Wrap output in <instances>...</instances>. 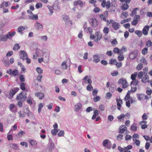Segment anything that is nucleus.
Returning a JSON list of instances; mask_svg holds the SVG:
<instances>
[{
	"mask_svg": "<svg viewBox=\"0 0 152 152\" xmlns=\"http://www.w3.org/2000/svg\"><path fill=\"white\" fill-rule=\"evenodd\" d=\"M94 62L97 63L100 61V60L99 57L97 55H95L93 56Z\"/></svg>",
	"mask_w": 152,
	"mask_h": 152,
	"instance_id": "obj_24",
	"label": "nucleus"
},
{
	"mask_svg": "<svg viewBox=\"0 0 152 152\" xmlns=\"http://www.w3.org/2000/svg\"><path fill=\"white\" fill-rule=\"evenodd\" d=\"M7 73L11 76H16L18 74V71L16 69L12 70L11 69H9L7 70Z\"/></svg>",
	"mask_w": 152,
	"mask_h": 152,
	"instance_id": "obj_3",
	"label": "nucleus"
},
{
	"mask_svg": "<svg viewBox=\"0 0 152 152\" xmlns=\"http://www.w3.org/2000/svg\"><path fill=\"white\" fill-rule=\"evenodd\" d=\"M143 67V65L142 64H139L137 66L136 69L138 70H140Z\"/></svg>",
	"mask_w": 152,
	"mask_h": 152,
	"instance_id": "obj_49",
	"label": "nucleus"
},
{
	"mask_svg": "<svg viewBox=\"0 0 152 152\" xmlns=\"http://www.w3.org/2000/svg\"><path fill=\"white\" fill-rule=\"evenodd\" d=\"M129 7V6L126 3H124L121 6V9L124 11L128 9Z\"/></svg>",
	"mask_w": 152,
	"mask_h": 152,
	"instance_id": "obj_26",
	"label": "nucleus"
},
{
	"mask_svg": "<svg viewBox=\"0 0 152 152\" xmlns=\"http://www.w3.org/2000/svg\"><path fill=\"white\" fill-rule=\"evenodd\" d=\"M140 61L141 63H143L145 65H147L148 64L146 60L144 57H142Z\"/></svg>",
	"mask_w": 152,
	"mask_h": 152,
	"instance_id": "obj_35",
	"label": "nucleus"
},
{
	"mask_svg": "<svg viewBox=\"0 0 152 152\" xmlns=\"http://www.w3.org/2000/svg\"><path fill=\"white\" fill-rule=\"evenodd\" d=\"M25 29L24 27L23 26H20L17 28V32L19 33L21 35L23 34V31Z\"/></svg>",
	"mask_w": 152,
	"mask_h": 152,
	"instance_id": "obj_19",
	"label": "nucleus"
},
{
	"mask_svg": "<svg viewBox=\"0 0 152 152\" xmlns=\"http://www.w3.org/2000/svg\"><path fill=\"white\" fill-rule=\"evenodd\" d=\"M131 129L133 131H136L137 129V125L135 123H133L131 126Z\"/></svg>",
	"mask_w": 152,
	"mask_h": 152,
	"instance_id": "obj_31",
	"label": "nucleus"
},
{
	"mask_svg": "<svg viewBox=\"0 0 152 152\" xmlns=\"http://www.w3.org/2000/svg\"><path fill=\"white\" fill-rule=\"evenodd\" d=\"M144 76L143 77L141 80V81L143 83H149V77L147 75V73L146 74L144 75Z\"/></svg>",
	"mask_w": 152,
	"mask_h": 152,
	"instance_id": "obj_14",
	"label": "nucleus"
},
{
	"mask_svg": "<svg viewBox=\"0 0 152 152\" xmlns=\"http://www.w3.org/2000/svg\"><path fill=\"white\" fill-rule=\"evenodd\" d=\"M82 107V104L80 103H77L75 105V111H79L81 109Z\"/></svg>",
	"mask_w": 152,
	"mask_h": 152,
	"instance_id": "obj_21",
	"label": "nucleus"
},
{
	"mask_svg": "<svg viewBox=\"0 0 152 152\" xmlns=\"http://www.w3.org/2000/svg\"><path fill=\"white\" fill-rule=\"evenodd\" d=\"M29 142L31 145H35L37 144V142L33 140H29Z\"/></svg>",
	"mask_w": 152,
	"mask_h": 152,
	"instance_id": "obj_43",
	"label": "nucleus"
},
{
	"mask_svg": "<svg viewBox=\"0 0 152 152\" xmlns=\"http://www.w3.org/2000/svg\"><path fill=\"white\" fill-rule=\"evenodd\" d=\"M116 60L114 59H111L110 60L109 63L111 64H115L116 63Z\"/></svg>",
	"mask_w": 152,
	"mask_h": 152,
	"instance_id": "obj_48",
	"label": "nucleus"
},
{
	"mask_svg": "<svg viewBox=\"0 0 152 152\" xmlns=\"http://www.w3.org/2000/svg\"><path fill=\"white\" fill-rule=\"evenodd\" d=\"M10 146L15 150H19V148L17 144H11L10 145Z\"/></svg>",
	"mask_w": 152,
	"mask_h": 152,
	"instance_id": "obj_30",
	"label": "nucleus"
},
{
	"mask_svg": "<svg viewBox=\"0 0 152 152\" xmlns=\"http://www.w3.org/2000/svg\"><path fill=\"white\" fill-rule=\"evenodd\" d=\"M137 75V72H135L131 75V78L132 80H136V77Z\"/></svg>",
	"mask_w": 152,
	"mask_h": 152,
	"instance_id": "obj_34",
	"label": "nucleus"
},
{
	"mask_svg": "<svg viewBox=\"0 0 152 152\" xmlns=\"http://www.w3.org/2000/svg\"><path fill=\"white\" fill-rule=\"evenodd\" d=\"M42 5L41 3H39L37 4L36 5L35 7L37 9L39 8L42 7Z\"/></svg>",
	"mask_w": 152,
	"mask_h": 152,
	"instance_id": "obj_63",
	"label": "nucleus"
},
{
	"mask_svg": "<svg viewBox=\"0 0 152 152\" xmlns=\"http://www.w3.org/2000/svg\"><path fill=\"white\" fill-rule=\"evenodd\" d=\"M3 63L4 66L6 67H8L10 65V63L8 61H4Z\"/></svg>",
	"mask_w": 152,
	"mask_h": 152,
	"instance_id": "obj_64",
	"label": "nucleus"
},
{
	"mask_svg": "<svg viewBox=\"0 0 152 152\" xmlns=\"http://www.w3.org/2000/svg\"><path fill=\"white\" fill-rule=\"evenodd\" d=\"M115 64L118 68H120L122 66V63L121 62H117V61H116V63Z\"/></svg>",
	"mask_w": 152,
	"mask_h": 152,
	"instance_id": "obj_53",
	"label": "nucleus"
},
{
	"mask_svg": "<svg viewBox=\"0 0 152 152\" xmlns=\"http://www.w3.org/2000/svg\"><path fill=\"white\" fill-rule=\"evenodd\" d=\"M109 31V29L107 27H104L103 30V32L105 34H107L108 33Z\"/></svg>",
	"mask_w": 152,
	"mask_h": 152,
	"instance_id": "obj_61",
	"label": "nucleus"
},
{
	"mask_svg": "<svg viewBox=\"0 0 152 152\" xmlns=\"http://www.w3.org/2000/svg\"><path fill=\"white\" fill-rule=\"evenodd\" d=\"M100 99V97L99 96H96V97H94L93 100L94 102H96L99 101Z\"/></svg>",
	"mask_w": 152,
	"mask_h": 152,
	"instance_id": "obj_59",
	"label": "nucleus"
},
{
	"mask_svg": "<svg viewBox=\"0 0 152 152\" xmlns=\"http://www.w3.org/2000/svg\"><path fill=\"white\" fill-rule=\"evenodd\" d=\"M20 48V46L18 44H15L14 46L13 49L14 51H16L18 50Z\"/></svg>",
	"mask_w": 152,
	"mask_h": 152,
	"instance_id": "obj_38",
	"label": "nucleus"
},
{
	"mask_svg": "<svg viewBox=\"0 0 152 152\" xmlns=\"http://www.w3.org/2000/svg\"><path fill=\"white\" fill-rule=\"evenodd\" d=\"M84 31L87 33H89L91 35V34H92V33L93 31V30L91 27H89L85 28V30H84Z\"/></svg>",
	"mask_w": 152,
	"mask_h": 152,
	"instance_id": "obj_25",
	"label": "nucleus"
},
{
	"mask_svg": "<svg viewBox=\"0 0 152 152\" xmlns=\"http://www.w3.org/2000/svg\"><path fill=\"white\" fill-rule=\"evenodd\" d=\"M125 138L126 140L128 141L131 140L132 138V137L131 135H126L125 136Z\"/></svg>",
	"mask_w": 152,
	"mask_h": 152,
	"instance_id": "obj_56",
	"label": "nucleus"
},
{
	"mask_svg": "<svg viewBox=\"0 0 152 152\" xmlns=\"http://www.w3.org/2000/svg\"><path fill=\"white\" fill-rule=\"evenodd\" d=\"M137 51L136 50H133L129 55V58L131 59H134L137 55Z\"/></svg>",
	"mask_w": 152,
	"mask_h": 152,
	"instance_id": "obj_10",
	"label": "nucleus"
},
{
	"mask_svg": "<svg viewBox=\"0 0 152 152\" xmlns=\"http://www.w3.org/2000/svg\"><path fill=\"white\" fill-rule=\"evenodd\" d=\"M18 102L17 105L19 106L20 107H21L23 106V103L24 102H22V101L18 100Z\"/></svg>",
	"mask_w": 152,
	"mask_h": 152,
	"instance_id": "obj_57",
	"label": "nucleus"
},
{
	"mask_svg": "<svg viewBox=\"0 0 152 152\" xmlns=\"http://www.w3.org/2000/svg\"><path fill=\"white\" fill-rule=\"evenodd\" d=\"M43 104L42 103H41L39 104L38 105V112L39 113L41 111V109L43 107Z\"/></svg>",
	"mask_w": 152,
	"mask_h": 152,
	"instance_id": "obj_44",
	"label": "nucleus"
},
{
	"mask_svg": "<svg viewBox=\"0 0 152 152\" xmlns=\"http://www.w3.org/2000/svg\"><path fill=\"white\" fill-rule=\"evenodd\" d=\"M123 135L121 134H118L117 136L116 139L118 140H121L123 139Z\"/></svg>",
	"mask_w": 152,
	"mask_h": 152,
	"instance_id": "obj_51",
	"label": "nucleus"
},
{
	"mask_svg": "<svg viewBox=\"0 0 152 152\" xmlns=\"http://www.w3.org/2000/svg\"><path fill=\"white\" fill-rule=\"evenodd\" d=\"M100 17L102 20L105 21L107 22L108 20H107L104 15L103 14H102L100 15Z\"/></svg>",
	"mask_w": 152,
	"mask_h": 152,
	"instance_id": "obj_42",
	"label": "nucleus"
},
{
	"mask_svg": "<svg viewBox=\"0 0 152 152\" xmlns=\"http://www.w3.org/2000/svg\"><path fill=\"white\" fill-rule=\"evenodd\" d=\"M34 26L36 29L39 31H42L43 29V25L41 23L36 22L34 24Z\"/></svg>",
	"mask_w": 152,
	"mask_h": 152,
	"instance_id": "obj_13",
	"label": "nucleus"
},
{
	"mask_svg": "<svg viewBox=\"0 0 152 152\" xmlns=\"http://www.w3.org/2000/svg\"><path fill=\"white\" fill-rule=\"evenodd\" d=\"M62 18L63 19V20L66 22V23H67L68 22H70L71 24V21H70V19L67 15H64L62 16Z\"/></svg>",
	"mask_w": 152,
	"mask_h": 152,
	"instance_id": "obj_22",
	"label": "nucleus"
},
{
	"mask_svg": "<svg viewBox=\"0 0 152 152\" xmlns=\"http://www.w3.org/2000/svg\"><path fill=\"white\" fill-rule=\"evenodd\" d=\"M137 97L139 100H144L148 99V96L143 94H137Z\"/></svg>",
	"mask_w": 152,
	"mask_h": 152,
	"instance_id": "obj_6",
	"label": "nucleus"
},
{
	"mask_svg": "<svg viewBox=\"0 0 152 152\" xmlns=\"http://www.w3.org/2000/svg\"><path fill=\"white\" fill-rule=\"evenodd\" d=\"M113 52L115 54L119 53L120 52L121 53L120 50L117 48H114Z\"/></svg>",
	"mask_w": 152,
	"mask_h": 152,
	"instance_id": "obj_50",
	"label": "nucleus"
},
{
	"mask_svg": "<svg viewBox=\"0 0 152 152\" xmlns=\"http://www.w3.org/2000/svg\"><path fill=\"white\" fill-rule=\"evenodd\" d=\"M19 55L21 59L23 60H25L26 58V57H28L27 54L24 50H21L20 52Z\"/></svg>",
	"mask_w": 152,
	"mask_h": 152,
	"instance_id": "obj_5",
	"label": "nucleus"
},
{
	"mask_svg": "<svg viewBox=\"0 0 152 152\" xmlns=\"http://www.w3.org/2000/svg\"><path fill=\"white\" fill-rule=\"evenodd\" d=\"M9 108L10 110L13 113H15L17 111V108L14 104H10L9 106Z\"/></svg>",
	"mask_w": 152,
	"mask_h": 152,
	"instance_id": "obj_15",
	"label": "nucleus"
},
{
	"mask_svg": "<svg viewBox=\"0 0 152 152\" xmlns=\"http://www.w3.org/2000/svg\"><path fill=\"white\" fill-rule=\"evenodd\" d=\"M111 144L110 142L108 140H104L102 142L103 145L105 147L107 146L109 144Z\"/></svg>",
	"mask_w": 152,
	"mask_h": 152,
	"instance_id": "obj_32",
	"label": "nucleus"
},
{
	"mask_svg": "<svg viewBox=\"0 0 152 152\" xmlns=\"http://www.w3.org/2000/svg\"><path fill=\"white\" fill-rule=\"evenodd\" d=\"M61 67L64 69H66L67 68V65L66 62L65 61L63 62L61 64Z\"/></svg>",
	"mask_w": 152,
	"mask_h": 152,
	"instance_id": "obj_33",
	"label": "nucleus"
},
{
	"mask_svg": "<svg viewBox=\"0 0 152 152\" xmlns=\"http://www.w3.org/2000/svg\"><path fill=\"white\" fill-rule=\"evenodd\" d=\"M15 34L16 32L15 31H12V32L10 31L6 35L0 36V38H9V37H12L15 35Z\"/></svg>",
	"mask_w": 152,
	"mask_h": 152,
	"instance_id": "obj_4",
	"label": "nucleus"
},
{
	"mask_svg": "<svg viewBox=\"0 0 152 152\" xmlns=\"http://www.w3.org/2000/svg\"><path fill=\"white\" fill-rule=\"evenodd\" d=\"M93 89V88L91 84H89L86 87V89L89 91H91Z\"/></svg>",
	"mask_w": 152,
	"mask_h": 152,
	"instance_id": "obj_46",
	"label": "nucleus"
},
{
	"mask_svg": "<svg viewBox=\"0 0 152 152\" xmlns=\"http://www.w3.org/2000/svg\"><path fill=\"white\" fill-rule=\"evenodd\" d=\"M19 88L18 87L15 88L10 90L9 95L10 96L12 97L19 90Z\"/></svg>",
	"mask_w": 152,
	"mask_h": 152,
	"instance_id": "obj_8",
	"label": "nucleus"
},
{
	"mask_svg": "<svg viewBox=\"0 0 152 152\" xmlns=\"http://www.w3.org/2000/svg\"><path fill=\"white\" fill-rule=\"evenodd\" d=\"M128 16V14L127 12H122L121 16V17L123 18V17H124L125 18L126 17Z\"/></svg>",
	"mask_w": 152,
	"mask_h": 152,
	"instance_id": "obj_40",
	"label": "nucleus"
},
{
	"mask_svg": "<svg viewBox=\"0 0 152 152\" xmlns=\"http://www.w3.org/2000/svg\"><path fill=\"white\" fill-rule=\"evenodd\" d=\"M138 83L139 81L138 80H132L130 83L131 86H136L137 85H138Z\"/></svg>",
	"mask_w": 152,
	"mask_h": 152,
	"instance_id": "obj_28",
	"label": "nucleus"
},
{
	"mask_svg": "<svg viewBox=\"0 0 152 152\" xmlns=\"http://www.w3.org/2000/svg\"><path fill=\"white\" fill-rule=\"evenodd\" d=\"M134 32L138 35L139 37H141L142 34V32L140 31L136 30L134 31Z\"/></svg>",
	"mask_w": 152,
	"mask_h": 152,
	"instance_id": "obj_41",
	"label": "nucleus"
},
{
	"mask_svg": "<svg viewBox=\"0 0 152 152\" xmlns=\"http://www.w3.org/2000/svg\"><path fill=\"white\" fill-rule=\"evenodd\" d=\"M26 93L22 91L17 96L16 99L17 100L24 102L26 100Z\"/></svg>",
	"mask_w": 152,
	"mask_h": 152,
	"instance_id": "obj_1",
	"label": "nucleus"
},
{
	"mask_svg": "<svg viewBox=\"0 0 152 152\" xmlns=\"http://www.w3.org/2000/svg\"><path fill=\"white\" fill-rule=\"evenodd\" d=\"M148 118L147 114L146 113L144 114L142 116V119L143 120H146Z\"/></svg>",
	"mask_w": 152,
	"mask_h": 152,
	"instance_id": "obj_62",
	"label": "nucleus"
},
{
	"mask_svg": "<svg viewBox=\"0 0 152 152\" xmlns=\"http://www.w3.org/2000/svg\"><path fill=\"white\" fill-rule=\"evenodd\" d=\"M117 104L118 106V109L120 110L121 107V104H123L122 100L121 99H116Z\"/></svg>",
	"mask_w": 152,
	"mask_h": 152,
	"instance_id": "obj_16",
	"label": "nucleus"
},
{
	"mask_svg": "<svg viewBox=\"0 0 152 152\" xmlns=\"http://www.w3.org/2000/svg\"><path fill=\"white\" fill-rule=\"evenodd\" d=\"M118 130L120 134H123L125 131L127 130V128L125 125H122L119 127Z\"/></svg>",
	"mask_w": 152,
	"mask_h": 152,
	"instance_id": "obj_11",
	"label": "nucleus"
},
{
	"mask_svg": "<svg viewBox=\"0 0 152 152\" xmlns=\"http://www.w3.org/2000/svg\"><path fill=\"white\" fill-rule=\"evenodd\" d=\"M125 116V115L124 114H121L120 115L117 117L118 118L120 121L123 118H124Z\"/></svg>",
	"mask_w": 152,
	"mask_h": 152,
	"instance_id": "obj_58",
	"label": "nucleus"
},
{
	"mask_svg": "<svg viewBox=\"0 0 152 152\" xmlns=\"http://www.w3.org/2000/svg\"><path fill=\"white\" fill-rule=\"evenodd\" d=\"M73 4L74 6H77V5H79L80 7H82L83 6V2L80 0L75 1L73 2Z\"/></svg>",
	"mask_w": 152,
	"mask_h": 152,
	"instance_id": "obj_20",
	"label": "nucleus"
},
{
	"mask_svg": "<svg viewBox=\"0 0 152 152\" xmlns=\"http://www.w3.org/2000/svg\"><path fill=\"white\" fill-rule=\"evenodd\" d=\"M148 49L147 48H144L142 50V53L143 55H145L146 53H148Z\"/></svg>",
	"mask_w": 152,
	"mask_h": 152,
	"instance_id": "obj_54",
	"label": "nucleus"
},
{
	"mask_svg": "<svg viewBox=\"0 0 152 152\" xmlns=\"http://www.w3.org/2000/svg\"><path fill=\"white\" fill-rule=\"evenodd\" d=\"M58 132V130L57 129H54L51 131V133L52 135H56Z\"/></svg>",
	"mask_w": 152,
	"mask_h": 152,
	"instance_id": "obj_39",
	"label": "nucleus"
},
{
	"mask_svg": "<svg viewBox=\"0 0 152 152\" xmlns=\"http://www.w3.org/2000/svg\"><path fill=\"white\" fill-rule=\"evenodd\" d=\"M131 88L130 91H128L130 93L131 92H134L137 89V88L136 86H131Z\"/></svg>",
	"mask_w": 152,
	"mask_h": 152,
	"instance_id": "obj_37",
	"label": "nucleus"
},
{
	"mask_svg": "<svg viewBox=\"0 0 152 152\" xmlns=\"http://www.w3.org/2000/svg\"><path fill=\"white\" fill-rule=\"evenodd\" d=\"M82 80H85V83H88L89 84H91L92 83V81L90 78V76H86L82 79Z\"/></svg>",
	"mask_w": 152,
	"mask_h": 152,
	"instance_id": "obj_9",
	"label": "nucleus"
},
{
	"mask_svg": "<svg viewBox=\"0 0 152 152\" xmlns=\"http://www.w3.org/2000/svg\"><path fill=\"white\" fill-rule=\"evenodd\" d=\"M20 88L22 90H25V84L24 83H21L20 85Z\"/></svg>",
	"mask_w": 152,
	"mask_h": 152,
	"instance_id": "obj_60",
	"label": "nucleus"
},
{
	"mask_svg": "<svg viewBox=\"0 0 152 152\" xmlns=\"http://www.w3.org/2000/svg\"><path fill=\"white\" fill-rule=\"evenodd\" d=\"M149 26H145L142 30V34L145 35H146L148 34V32L149 30Z\"/></svg>",
	"mask_w": 152,
	"mask_h": 152,
	"instance_id": "obj_17",
	"label": "nucleus"
},
{
	"mask_svg": "<svg viewBox=\"0 0 152 152\" xmlns=\"http://www.w3.org/2000/svg\"><path fill=\"white\" fill-rule=\"evenodd\" d=\"M133 102V100L132 98H130L128 101H126V106L128 107H130V104H132Z\"/></svg>",
	"mask_w": 152,
	"mask_h": 152,
	"instance_id": "obj_27",
	"label": "nucleus"
},
{
	"mask_svg": "<svg viewBox=\"0 0 152 152\" xmlns=\"http://www.w3.org/2000/svg\"><path fill=\"white\" fill-rule=\"evenodd\" d=\"M35 95L36 96L39 97L40 99H42L44 97V94L42 93H35Z\"/></svg>",
	"mask_w": 152,
	"mask_h": 152,
	"instance_id": "obj_23",
	"label": "nucleus"
},
{
	"mask_svg": "<svg viewBox=\"0 0 152 152\" xmlns=\"http://www.w3.org/2000/svg\"><path fill=\"white\" fill-rule=\"evenodd\" d=\"M118 83L119 84H121L122 85L123 88H126L129 86L127 80L124 78L120 79L119 80Z\"/></svg>",
	"mask_w": 152,
	"mask_h": 152,
	"instance_id": "obj_2",
	"label": "nucleus"
},
{
	"mask_svg": "<svg viewBox=\"0 0 152 152\" xmlns=\"http://www.w3.org/2000/svg\"><path fill=\"white\" fill-rule=\"evenodd\" d=\"M112 96V94L110 92L106 94L105 98L107 99H110Z\"/></svg>",
	"mask_w": 152,
	"mask_h": 152,
	"instance_id": "obj_55",
	"label": "nucleus"
},
{
	"mask_svg": "<svg viewBox=\"0 0 152 152\" xmlns=\"http://www.w3.org/2000/svg\"><path fill=\"white\" fill-rule=\"evenodd\" d=\"M29 18L31 20H37L38 19V16L36 15H34L32 14L31 15L29 16Z\"/></svg>",
	"mask_w": 152,
	"mask_h": 152,
	"instance_id": "obj_29",
	"label": "nucleus"
},
{
	"mask_svg": "<svg viewBox=\"0 0 152 152\" xmlns=\"http://www.w3.org/2000/svg\"><path fill=\"white\" fill-rule=\"evenodd\" d=\"M47 7L48 8L49 10V11L50 12L49 14L51 16L52 15L53 13V7H52L49 5L47 6Z\"/></svg>",
	"mask_w": 152,
	"mask_h": 152,
	"instance_id": "obj_36",
	"label": "nucleus"
},
{
	"mask_svg": "<svg viewBox=\"0 0 152 152\" xmlns=\"http://www.w3.org/2000/svg\"><path fill=\"white\" fill-rule=\"evenodd\" d=\"M143 74H144L143 72H139L138 74V78L139 79H141L142 77Z\"/></svg>",
	"mask_w": 152,
	"mask_h": 152,
	"instance_id": "obj_52",
	"label": "nucleus"
},
{
	"mask_svg": "<svg viewBox=\"0 0 152 152\" xmlns=\"http://www.w3.org/2000/svg\"><path fill=\"white\" fill-rule=\"evenodd\" d=\"M131 20V18H127V19L124 20H122L121 22V24H123V23H125L128 22L130 21Z\"/></svg>",
	"mask_w": 152,
	"mask_h": 152,
	"instance_id": "obj_45",
	"label": "nucleus"
},
{
	"mask_svg": "<svg viewBox=\"0 0 152 152\" xmlns=\"http://www.w3.org/2000/svg\"><path fill=\"white\" fill-rule=\"evenodd\" d=\"M89 22L93 27H95L97 25V21L95 18H91L89 20Z\"/></svg>",
	"mask_w": 152,
	"mask_h": 152,
	"instance_id": "obj_12",
	"label": "nucleus"
},
{
	"mask_svg": "<svg viewBox=\"0 0 152 152\" xmlns=\"http://www.w3.org/2000/svg\"><path fill=\"white\" fill-rule=\"evenodd\" d=\"M102 35L99 31L96 32L94 35V34H91L90 36V38H102Z\"/></svg>",
	"mask_w": 152,
	"mask_h": 152,
	"instance_id": "obj_7",
	"label": "nucleus"
},
{
	"mask_svg": "<svg viewBox=\"0 0 152 152\" xmlns=\"http://www.w3.org/2000/svg\"><path fill=\"white\" fill-rule=\"evenodd\" d=\"M36 71L39 74H41L43 73V70L40 67H37L36 68Z\"/></svg>",
	"mask_w": 152,
	"mask_h": 152,
	"instance_id": "obj_47",
	"label": "nucleus"
},
{
	"mask_svg": "<svg viewBox=\"0 0 152 152\" xmlns=\"http://www.w3.org/2000/svg\"><path fill=\"white\" fill-rule=\"evenodd\" d=\"M112 26L114 29L117 30L119 28L120 25L117 22H113L112 23Z\"/></svg>",
	"mask_w": 152,
	"mask_h": 152,
	"instance_id": "obj_18",
	"label": "nucleus"
}]
</instances>
